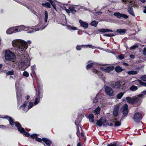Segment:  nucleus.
I'll list each match as a JSON object with an SVG mask.
<instances>
[{
    "label": "nucleus",
    "instance_id": "e2e57ef3",
    "mask_svg": "<svg viewBox=\"0 0 146 146\" xmlns=\"http://www.w3.org/2000/svg\"><path fill=\"white\" fill-rule=\"evenodd\" d=\"M143 96V94H139L137 96L139 98H141Z\"/></svg>",
    "mask_w": 146,
    "mask_h": 146
},
{
    "label": "nucleus",
    "instance_id": "5701e85b",
    "mask_svg": "<svg viewBox=\"0 0 146 146\" xmlns=\"http://www.w3.org/2000/svg\"><path fill=\"white\" fill-rule=\"evenodd\" d=\"M98 31L101 33H106L108 32H113L114 31L111 30H110L108 29H100Z\"/></svg>",
    "mask_w": 146,
    "mask_h": 146
},
{
    "label": "nucleus",
    "instance_id": "79ce46f5",
    "mask_svg": "<svg viewBox=\"0 0 146 146\" xmlns=\"http://www.w3.org/2000/svg\"><path fill=\"white\" fill-rule=\"evenodd\" d=\"M98 94H97L96 95V97L95 98H94V99H93V102L94 103H97L98 102V98L97 97Z\"/></svg>",
    "mask_w": 146,
    "mask_h": 146
},
{
    "label": "nucleus",
    "instance_id": "dca6fc26",
    "mask_svg": "<svg viewBox=\"0 0 146 146\" xmlns=\"http://www.w3.org/2000/svg\"><path fill=\"white\" fill-rule=\"evenodd\" d=\"M28 104V102L27 101H25L24 102V103L19 108V109H21L22 108L23 110L24 111L25 113L27 112V111H26L25 110H26V109H27L26 108V106Z\"/></svg>",
    "mask_w": 146,
    "mask_h": 146
},
{
    "label": "nucleus",
    "instance_id": "8fccbe9b",
    "mask_svg": "<svg viewBox=\"0 0 146 146\" xmlns=\"http://www.w3.org/2000/svg\"><path fill=\"white\" fill-rule=\"evenodd\" d=\"M124 55L122 54H120L118 57V58L120 60H122L124 58Z\"/></svg>",
    "mask_w": 146,
    "mask_h": 146
},
{
    "label": "nucleus",
    "instance_id": "7ed1b4c3",
    "mask_svg": "<svg viewBox=\"0 0 146 146\" xmlns=\"http://www.w3.org/2000/svg\"><path fill=\"white\" fill-rule=\"evenodd\" d=\"M14 29L16 32L22 31H28L27 33H32L33 32L39 30V29L37 28L36 27H35L33 28H30V27H25L23 25L18 26L16 27H15Z\"/></svg>",
    "mask_w": 146,
    "mask_h": 146
},
{
    "label": "nucleus",
    "instance_id": "a18cd8bd",
    "mask_svg": "<svg viewBox=\"0 0 146 146\" xmlns=\"http://www.w3.org/2000/svg\"><path fill=\"white\" fill-rule=\"evenodd\" d=\"M115 35V34L114 35L113 34L110 33V34H106L104 35V36L107 37H111L114 36Z\"/></svg>",
    "mask_w": 146,
    "mask_h": 146
},
{
    "label": "nucleus",
    "instance_id": "5fc2aeb1",
    "mask_svg": "<svg viewBox=\"0 0 146 146\" xmlns=\"http://www.w3.org/2000/svg\"><path fill=\"white\" fill-rule=\"evenodd\" d=\"M77 134L78 137L80 136V133L79 130V128L78 127H77Z\"/></svg>",
    "mask_w": 146,
    "mask_h": 146
},
{
    "label": "nucleus",
    "instance_id": "aec40b11",
    "mask_svg": "<svg viewBox=\"0 0 146 146\" xmlns=\"http://www.w3.org/2000/svg\"><path fill=\"white\" fill-rule=\"evenodd\" d=\"M14 28H15V27L10 28L6 32V33L8 34H11L13 33H16V32L15 31Z\"/></svg>",
    "mask_w": 146,
    "mask_h": 146
},
{
    "label": "nucleus",
    "instance_id": "2f4dec72",
    "mask_svg": "<svg viewBox=\"0 0 146 146\" xmlns=\"http://www.w3.org/2000/svg\"><path fill=\"white\" fill-rule=\"evenodd\" d=\"M117 119H115L114 122L115 123V126H120L121 125L120 121H119L116 120Z\"/></svg>",
    "mask_w": 146,
    "mask_h": 146
},
{
    "label": "nucleus",
    "instance_id": "473e14b6",
    "mask_svg": "<svg viewBox=\"0 0 146 146\" xmlns=\"http://www.w3.org/2000/svg\"><path fill=\"white\" fill-rule=\"evenodd\" d=\"M14 74V71L13 70H11L8 71L6 73V75L7 76L10 75H13Z\"/></svg>",
    "mask_w": 146,
    "mask_h": 146
},
{
    "label": "nucleus",
    "instance_id": "bb28decb",
    "mask_svg": "<svg viewBox=\"0 0 146 146\" xmlns=\"http://www.w3.org/2000/svg\"><path fill=\"white\" fill-rule=\"evenodd\" d=\"M95 62H93L88 64L86 66V69L88 70L90 69L95 64Z\"/></svg>",
    "mask_w": 146,
    "mask_h": 146
},
{
    "label": "nucleus",
    "instance_id": "e433bc0d",
    "mask_svg": "<svg viewBox=\"0 0 146 146\" xmlns=\"http://www.w3.org/2000/svg\"><path fill=\"white\" fill-rule=\"evenodd\" d=\"M137 81L139 82L140 85H142L146 87V83L144 82H142L140 80H138Z\"/></svg>",
    "mask_w": 146,
    "mask_h": 146
},
{
    "label": "nucleus",
    "instance_id": "f8f14e48",
    "mask_svg": "<svg viewBox=\"0 0 146 146\" xmlns=\"http://www.w3.org/2000/svg\"><path fill=\"white\" fill-rule=\"evenodd\" d=\"M122 107L123 108V115L125 116H126L128 113V106L126 104H125Z\"/></svg>",
    "mask_w": 146,
    "mask_h": 146
},
{
    "label": "nucleus",
    "instance_id": "a19ab883",
    "mask_svg": "<svg viewBox=\"0 0 146 146\" xmlns=\"http://www.w3.org/2000/svg\"><path fill=\"white\" fill-rule=\"evenodd\" d=\"M84 46L83 45H82L81 46L77 45L76 47V49L78 50H80L81 48L84 47Z\"/></svg>",
    "mask_w": 146,
    "mask_h": 146
},
{
    "label": "nucleus",
    "instance_id": "37998d69",
    "mask_svg": "<svg viewBox=\"0 0 146 146\" xmlns=\"http://www.w3.org/2000/svg\"><path fill=\"white\" fill-rule=\"evenodd\" d=\"M0 118H2L3 119H12L11 117L9 116L6 115L5 116H2L1 115H0Z\"/></svg>",
    "mask_w": 146,
    "mask_h": 146
},
{
    "label": "nucleus",
    "instance_id": "39448f33",
    "mask_svg": "<svg viewBox=\"0 0 146 146\" xmlns=\"http://www.w3.org/2000/svg\"><path fill=\"white\" fill-rule=\"evenodd\" d=\"M126 99L128 103L133 105L135 107H137L141 104V99L137 97L131 98L130 97H126Z\"/></svg>",
    "mask_w": 146,
    "mask_h": 146
},
{
    "label": "nucleus",
    "instance_id": "09e8293b",
    "mask_svg": "<svg viewBox=\"0 0 146 146\" xmlns=\"http://www.w3.org/2000/svg\"><path fill=\"white\" fill-rule=\"evenodd\" d=\"M138 47V45H134L133 46H132L130 48V49L131 50L134 49L136 48H137Z\"/></svg>",
    "mask_w": 146,
    "mask_h": 146
},
{
    "label": "nucleus",
    "instance_id": "f03ea898",
    "mask_svg": "<svg viewBox=\"0 0 146 146\" xmlns=\"http://www.w3.org/2000/svg\"><path fill=\"white\" fill-rule=\"evenodd\" d=\"M12 44L13 47L17 48L15 52L17 56L19 57L23 56L28 47L27 42L23 40H14L12 42Z\"/></svg>",
    "mask_w": 146,
    "mask_h": 146
},
{
    "label": "nucleus",
    "instance_id": "7c9ffc66",
    "mask_svg": "<svg viewBox=\"0 0 146 146\" xmlns=\"http://www.w3.org/2000/svg\"><path fill=\"white\" fill-rule=\"evenodd\" d=\"M48 18V13L47 11H44V22L46 23L47 22Z\"/></svg>",
    "mask_w": 146,
    "mask_h": 146
},
{
    "label": "nucleus",
    "instance_id": "4d7b16f0",
    "mask_svg": "<svg viewBox=\"0 0 146 146\" xmlns=\"http://www.w3.org/2000/svg\"><path fill=\"white\" fill-rule=\"evenodd\" d=\"M143 54L144 55H146V47L144 48Z\"/></svg>",
    "mask_w": 146,
    "mask_h": 146
},
{
    "label": "nucleus",
    "instance_id": "6ab92c4d",
    "mask_svg": "<svg viewBox=\"0 0 146 146\" xmlns=\"http://www.w3.org/2000/svg\"><path fill=\"white\" fill-rule=\"evenodd\" d=\"M37 135L36 134H33L31 135L30 137L32 138H35L36 140L38 141L41 142L42 140L41 139L37 137Z\"/></svg>",
    "mask_w": 146,
    "mask_h": 146
},
{
    "label": "nucleus",
    "instance_id": "338daca9",
    "mask_svg": "<svg viewBox=\"0 0 146 146\" xmlns=\"http://www.w3.org/2000/svg\"><path fill=\"white\" fill-rule=\"evenodd\" d=\"M130 57L131 58H135V56L133 55L132 54L130 55Z\"/></svg>",
    "mask_w": 146,
    "mask_h": 146
},
{
    "label": "nucleus",
    "instance_id": "864d4df0",
    "mask_svg": "<svg viewBox=\"0 0 146 146\" xmlns=\"http://www.w3.org/2000/svg\"><path fill=\"white\" fill-rule=\"evenodd\" d=\"M96 120H95V119H89V121L90 123H92L94 124L96 122Z\"/></svg>",
    "mask_w": 146,
    "mask_h": 146
},
{
    "label": "nucleus",
    "instance_id": "de8ad7c7",
    "mask_svg": "<svg viewBox=\"0 0 146 146\" xmlns=\"http://www.w3.org/2000/svg\"><path fill=\"white\" fill-rule=\"evenodd\" d=\"M140 78L142 80L146 81V75L141 76V77Z\"/></svg>",
    "mask_w": 146,
    "mask_h": 146
},
{
    "label": "nucleus",
    "instance_id": "3c124183",
    "mask_svg": "<svg viewBox=\"0 0 146 146\" xmlns=\"http://www.w3.org/2000/svg\"><path fill=\"white\" fill-rule=\"evenodd\" d=\"M81 122L80 119H76L75 121V124L76 125H78L79 123Z\"/></svg>",
    "mask_w": 146,
    "mask_h": 146
},
{
    "label": "nucleus",
    "instance_id": "393cba45",
    "mask_svg": "<svg viewBox=\"0 0 146 146\" xmlns=\"http://www.w3.org/2000/svg\"><path fill=\"white\" fill-rule=\"evenodd\" d=\"M24 54H24V55L23 56H22L21 57H20L22 59L24 60H27V67H28L30 65V60H29V59H28V57H27H27H26L25 58V59H23L22 58L23 56L24 57H25V56L24 55Z\"/></svg>",
    "mask_w": 146,
    "mask_h": 146
},
{
    "label": "nucleus",
    "instance_id": "cd10ccee",
    "mask_svg": "<svg viewBox=\"0 0 146 146\" xmlns=\"http://www.w3.org/2000/svg\"><path fill=\"white\" fill-rule=\"evenodd\" d=\"M137 72L135 70H130L127 72V73L129 75H135L137 74Z\"/></svg>",
    "mask_w": 146,
    "mask_h": 146
},
{
    "label": "nucleus",
    "instance_id": "a211bd4d",
    "mask_svg": "<svg viewBox=\"0 0 146 146\" xmlns=\"http://www.w3.org/2000/svg\"><path fill=\"white\" fill-rule=\"evenodd\" d=\"M92 72L95 74H97L99 76H102L103 75L102 73L100 71H98L96 70V69L93 68H92Z\"/></svg>",
    "mask_w": 146,
    "mask_h": 146
},
{
    "label": "nucleus",
    "instance_id": "412c9836",
    "mask_svg": "<svg viewBox=\"0 0 146 146\" xmlns=\"http://www.w3.org/2000/svg\"><path fill=\"white\" fill-rule=\"evenodd\" d=\"M42 141L44 142L47 145L49 146L51 143V141L48 139L44 138L42 139Z\"/></svg>",
    "mask_w": 146,
    "mask_h": 146
},
{
    "label": "nucleus",
    "instance_id": "20e7f679",
    "mask_svg": "<svg viewBox=\"0 0 146 146\" xmlns=\"http://www.w3.org/2000/svg\"><path fill=\"white\" fill-rule=\"evenodd\" d=\"M11 125L13 126L14 125L17 127L18 130L21 133H24V135L27 137L30 136L29 133L25 131L24 129L22 127L21 124L18 122H14L13 119H9V120Z\"/></svg>",
    "mask_w": 146,
    "mask_h": 146
},
{
    "label": "nucleus",
    "instance_id": "49530a36",
    "mask_svg": "<svg viewBox=\"0 0 146 146\" xmlns=\"http://www.w3.org/2000/svg\"><path fill=\"white\" fill-rule=\"evenodd\" d=\"M86 115L84 114V113H82L80 115H79L78 117V119H82Z\"/></svg>",
    "mask_w": 146,
    "mask_h": 146
},
{
    "label": "nucleus",
    "instance_id": "58836bf2",
    "mask_svg": "<svg viewBox=\"0 0 146 146\" xmlns=\"http://www.w3.org/2000/svg\"><path fill=\"white\" fill-rule=\"evenodd\" d=\"M68 29L70 30H77V28L76 27H72L68 25Z\"/></svg>",
    "mask_w": 146,
    "mask_h": 146
},
{
    "label": "nucleus",
    "instance_id": "f3484780",
    "mask_svg": "<svg viewBox=\"0 0 146 146\" xmlns=\"http://www.w3.org/2000/svg\"><path fill=\"white\" fill-rule=\"evenodd\" d=\"M127 30L125 29H118L116 31L115 33L116 32L117 33V34H118V33H119V34L120 35H123L126 32Z\"/></svg>",
    "mask_w": 146,
    "mask_h": 146
},
{
    "label": "nucleus",
    "instance_id": "ddd939ff",
    "mask_svg": "<svg viewBox=\"0 0 146 146\" xmlns=\"http://www.w3.org/2000/svg\"><path fill=\"white\" fill-rule=\"evenodd\" d=\"M79 22L80 23V26L84 29H87L88 26V24L85 22L82 21L81 20L79 21Z\"/></svg>",
    "mask_w": 146,
    "mask_h": 146
},
{
    "label": "nucleus",
    "instance_id": "c756f323",
    "mask_svg": "<svg viewBox=\"0 0 146 146\" xmlns=\"http://www.w3.org/2000/svg\"><path fill=\"white\" fill-rule=\"evenodd\" d=\"M98 24V22L97 21H94L91 22L90 25L92 26L96 27L97 25Z\"/></svg>",
    "mask_w": 146,
    "mask_h": 146
},
{
    "label": "nucleus",
    "instance_id": "603ef678",
    "mask_svg": "<svg viewBox=\"0 0 146 146\" xmlns=\"http://www.w3.org/2000/svg\"><path fill=\"white\" fill-rule=\"evenodd\" d=\"M107 146H117V144L116 143H111L107 145Z\"/></svg>",
    "mask_w": 146,
    "mask_h": 146
},
{
    "label": "nucleus",
    "instance_id": "052dcab7",
    "mask_svg": "<svg viewBox=\"0 0 146 146\" xmlns=\"http://www.w3.org/2000/svg\"><path fill=\"white\" fill-rule=\"evenodd\" d=\"M17 99L18 102L19 100V101L21 99V97L20 96H19L18 95H17Z\"/></svg>",
    "mask_w": 146,
    "mask_h": 146
},
{
    "label": "nucleus",
    "instance_id": "f257e3e1",
    "mask_svg": "<svg viewBox=\"0 0 146 146\" xmlns=\"http://www.w3.org/2000/svg\"><path fill=\"white\" fill-rule=\"evenodd\" d=\"M37 89L35 87L36 92L35 95V100L34 104L32 102H29L28 108L25 110L26 111H28L31 108L34 106V104L35 105L39 103L40 99L42 98L44 92L43 84L40 81H37Z\"/></svg>",
    "mask_w": 146,
    "mask_h": 146
},
{
    "label": "nucleus",
    "instance_id": "72a5a7b5",
    "mask_svg": "<svg viewBox=\"0 0 146 146\" xmlns=\"http://www.w3.org/2000/svg\"><path fill=\"white\" fill-rule=\"evenodd\" d=\"M50 3L51 4L52 6H53L54 9H55L56 11H57L56 9V4L54 2V1L52 0L50 2Z\"/></svg>",
    "mask_w": 146,
    "mask_h": 146
},
{
    "label": "nucleus",
    "instance_id": "c9c22d12",
    "mask_svg": "<svg viewBox=\"0 0 146 146\" xmlns=\"http://www.w3.org/2000/svg\"><path fill=\"white\" fill-rule=\"evenodd\" d=\"M31 70L33 72V73L35 74V70H36V66L35 65H34L32 66L31 67Z\"/></svg>",
    "mask_w": 146,
    "mask_h": 146
},
{
    "label": "nucleus",
    "instance_id": "423d86ee",
    "mask_svg": "<svg viewBox=\"0 0 146 146\" xmlns=\"http://www.w3.org/2000/svg\"><path fill=\"white\" fill-rule=\"evenodd\" d=\"M5 59L7 61H11L15 62L14 60L16 59L15 54L13 52L10 50H7L5 52Z\"/></svg>",
    "mask_w": 146,
    "mask_h": 146
},
{
    "label": "nucleus",
    "instance_id": "4be33fe9",
    "mask_svg": "<svg viewBox=\"0 0 146 146\" xmlns=\"http://www.w3.org/2000/svg\"><path fill=\"white\" fill-rule=\"evenodd\" d=\"M115 71L117 73L120 72L122 71L123 69L119 66H117L115 68Z\"/></svg>",
    "mask_w": 146,
    "mask_h": 146
},
{
    "label": "nucleus",
    "instance_id": "69168bd1",
    "mask_svg": "<svg viewBox=\"0 0 146 146\" xmlns=\"http://www.w3.org/2000/svg\"><path fill=\"white\" fill-rule=\"evenodd\" d=\"M14 1H16V2H17L18 3H20L22 5H24V3L22 2H20L19 1H18L16 0H14Z\"/></svg>",
    "mask_w": 146,
    "mask_h": 146
},
{
    "label": "nucleus",
    "instance_id": "680f3d73",
    "mask_svg": "<svg viewBox=\"0 0 146 146\" xmlns=\"http://www.w3.org/2000/svg\"><path fill=\"white\" fill-rule=\"evenodd\" d=\"M73 14H75L76 12V11L74 9L70 11Z\"/></svg>",
    "mask_w": 146,
    "mask_h": 146
},
{
    "label": "nucleus",
    "instance_id": "c85d7f7f",
    "mask_svg": "<svg viewBox=\"0 0 146 146\" xmlns=\"http://www.w3.org/2000/svg\"><path fill=\"white\" fill-rule=\"evenodd\" d=\"M137 87L134 85L132 86L130 88V90L132 91H135L137 90Z\"/></svg>",
    "mask_w": 146,
    "mask_h": 146
},
{
    "label": "nucleus",
    "instance_id": "4c0bfd02",
    "mask_svg": "<svg viewBox=\"0 0 146 146\" xmlns=\"http://www.w3.org/2000/svg\"><path fill=\"white\" fill-rule=\"evenodd\" d=\"M100 108L98 107L97 108H96L95 110H94V112L97 114H98L100 113Z\"/></svg>",
    "mask_w": 146,
    "mask_h": 146
},
{
    "label": "nucleus",
    "instance_id": "c03bdc74",
    "mask_svg": "<svg viewBox=\"0 0 146 146\" xmlns=\"http://www.w3.org/2000/svg\"><path fill=\"white\" fill-rule=\"evenodd\" d=\"M23 75L24 76H25L26 77H27L29 76V74L28 72L25 71L23 72Z\"/></svg>",
    "mask_w": 146,
    "mask_h": 146
},
{
    "label": "nucleus",
    "instance_id": "9b49d317",
    "mask_svg": "<svg viewBox=\"0 0 146 146\" xmlns=\"http://www.w3.org/2000/svg\"><path fill=\"white\" fill-rule=\"evenodd\" d=\"M113 15L119 19H121V17H123L125 19H127L129 18V17L127 15L122 13H120L119 12L115 13H114Z\"/></svg>",
    "mask_w": 146,
    "mask_h": 146
},
{
    "label": "nucleus",
    "instance_id": "0eeeda50",
    "mask_svg": "<svg viewBox=\"0 0 146 146\" xmlns=\"http://www.w3.org/2000/svg\"><path fill=\"white\" fill-rule=\"evenodd\" d=\"M96 124L97 125L99 126H101L102 125L104 126L110 125L111 126L113 125L111 123H110V125L107 122L106 119H100L97 121Z\"/></svg>",
    "mask_w": 146,
    "mask_h": 146
},
{
    "label": "nucleus",
    "instance_id": "6e6552de",
    "mask_svg": "<svg viewBox=\"0 0 146 146\" xmlns=\"http://www.w3.org/2000/svg\"><path fill=\"white\" fill-rule=\"evenodd\" d=\"M110 86L113 89L117 90H119L120 89L121 86L120 82V81L113 82L111 83Z\"/></svg>",
    "mask_w": 146,
    "mask_h": 146
},
{
    "label": "nucleus",
    "instance_id": "2eb2a0df",
    "mask_svg": "<svg viewBox=\"0 0 146 146\" xmlns=\"http://www.w3.org/2000/svg\"><path fill=\"white\" fill-rule=\"evenodd\" d=\"M143 116L142 114L139 112L135 113L134 115L133 119H142Z\"/></svg>",
    "mask_w": 146,
    "mask_h": 146
},
{
    "label": "nucleus",
    "instance_id": "0e129e2a",
    "mask_svg": "<svg viewBox=\"0 0 146 146\" xmlns=\"http://www.w3.org/2000/svg\"><path fill=\"white\" fill-rule=\"evenodd\" d=\"M102 13V12L101 11L97 12H96V13L98 15H101Z\"/></svg>",
    "mask_w": 146,
    "mask_h": 146
},
{
    "label": "nucleus",
    "instance_id": "f704fd0d",
    "mask_svg": "<svg viewBox=\"0 0 146 146\" xmlns=\"http://www.w3.org/2000/svg\"><path fill=\"white\" fill-rule=\"evenodd\" d=\"M124 93L120 92L117 95V98L118 99H120L123 96Z\"/></svg>",
    "mask_w": 146,
    "mask_h": 146
},
{
    "label": "nucleus",
    "instance_id": "bf43d9fd",
    "mask_svg": "<svg viewBox=\"0 0 146 146\" xmlns=\"http://www.w3.org/2000/svg\"><path fill=\"white\" fill-rule=\"evenodd\" d=\"M65 9V10L66 13H67L68 14H69L70 12V10L69 9H67L66 8Z\"/></svg>",
    "mask_w": 146,
    "mask_h": 146
},
{
    "label": "nucleus",
    "instance_id": "774afa93",
    "mask_svg": "<svg viewBox=\"0 0 146 146\" xmlns=\"http://www.w3.org/2000/svg\"><path fill=\"white\" fill-rule=\"evenodd\" d=\"M143 7L145 8V9H144L143 12L144 13H146V6L144 7Z\"/></svg>",
    "mask_w": 146,
    "mask_h": 146
},
{
    "label": "nucleus",
    "instance_id": "6e6d98bb",
    "mask_svg": "<svg viewBox=\"0 0 146 146\" xmlns=\"http://www.w3.org/2000/svg\"><path fill=\"white\" fill-rule=\"evenodd\" d=\"M69 9L70 11H71L74 9V7L72 6H70L69 7Z\"/></svg>",
    "mask_w": 146,
    "mask_h": 146
},
{
    "label": "nucleus",
    "instance_id": "b1692460",
    "mask_svg": "<svg viewBox=\"0 0 146 146\" xmlns=\"http://www.w3.org/2000/svg\"><path fill=\"white\" fill-rule=\"evenodd\" d=\"M128 12L132 15L135 16V14L133 11V8L131 7H129L127 8Z\"/></svg>",
    "mask_w": 146,
    "mask_h": 146
},
{
    "label": "nucleus",
    "instance_id": "ea45409f",
    "mask_svg": "<svg viewBox=\"0 0 146 146\" xmlns=\"http://www.w3.org/2000/svg\"><path fill=\"white\" fill-rule=\"evenodd\" d=\"M86 117L87 119H94V116L92 114H90L89 115H86Z\"/></svg>",
    "mask_w": 146,
    "mask_h": 146
},
{
    "label": "nucleus",
    "instance_id": "9d476101",
    "mask_svg": "<svg viewBox=\"0 0 146 146\" xmlns=\"http://www.w3.org/2000/svg\"><path fill=\"white\" fill-rule=\"evenodd\" d=\"M105 89V92L107 94L110 96H113V91L111 87L106 86Z\"/></svg>",
    "mask_w": 146,
    "mask_h": 146
},
{
    "label": "nucleus",
    "instance_id": "1a4fd4ad",
    "mask_svg": "<svg viewBox=\"0 0 146 146\" xmlns=\"http://www.w3.org/2000/svg\"><path fill=\"white\" fill-rule=\"evenodd\" d=\"M101 70L106 72L110 73L111 71H112L114 69V67L113 66L106 67L105 68L103 67L100 68Z\"/></svg>",
    "mask_w": 146,
    "mask_h": 146
},
{
    "label": "nucleus",
    "instance_id": "a878e982",
    "mask_svg": "<svg viewBox=\"0 0 146 146\" xmlns=\"http://www.w3.org/2000/svg\"><path fill=\"white\" fill-rule=\"evenodd\" d=\"M42 5L43 7H46L47 8H50L51 7L50 3L48 2L42 3Z\"/></svg>",
    "mask_w": 146,
    "mask_h": 146
},
{
    "label": "nucleus",
    "instance_id": "4468645a",
    "mask_svg": "<svg viewBox=\"0 0 146 146\" xmlns=\"http://www.w3.org/2000/svg\"><path fill=\"white\" fill-rule=\"evenodd\" d=\"M119 109V107L118 106H116L114 108L113 114L115 117H116L118 115Z\"/></svg>",
    "mask_w": 146,
    "mask_h": 146
},
{
    "label": "nucleus",
    "instance_id": "13d9d810",
    "mask_svg": "<svg viewBox=\"0 0 146 146\" xmlns=\"http://www.w3.org/2000/svg\"><path fill=\"white\" fill-rule=\"evenodd\" d=\"M134 121L137 123H138L140 121V119H134Z\"/></svg>",
    "mask_w": 146,
    "mask_h": 146
}]
</instances>
